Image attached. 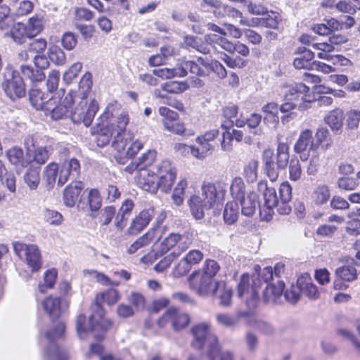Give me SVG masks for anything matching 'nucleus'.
<instances>
[{
    "instance_id": "obj_1",
    "label": "nucleus",
    "mask_w": 360,
    "mask_h": 360,
    "mask_svg": "<svg viewBox=\"0 0 360 360\" xmlns=\"http://www.w3.org/2000/svg\"><path fill=\"white\" fill-rule=\"evenodd\" d=\"M129 115L122 109L117 101H111L99 118L98 145L104 146L113 138L112 147L118 152H125L129 158L134 157L142 148L143 143L134 140L133 135L127 132Z\"/></svg>"
},
{
    "instance_id": "obj_2",
    "label": "nucleus",
    "mask_w": 360,
    "mask_h": 360,
    "mask_svg": "<svg viewBox=\"0 0 360 360\" xmlns=\"http://www.w3.org/2000/svg\"><path fill=\"white\" fill-rule=\"evenodd\" d=\"M258 269L259 271L253 281L254 286L250 285V279L248 274H243L241 276L238 285V297L250 309H255L258 303L257 285H262V283H267L269 281L276 282L278 279L281 280V275L284 273L285 266L282 263H277L274 269L266 266L261 269L259 266H255V270Z\"/></svg>"
},
{
    "instance_id": "obj_3",
    "label": "nucleus",
    "mask_w": 360,
    "mask_h": 360,
    "mask_svg": "<svg viewBox=\"0 0 360 360\" xmlns=\"http://www.w3.org/2000/svg\"><path fill=\"white\" fill-rule=\"evenodd\" d=\"M259 191L263 192L264 203L259 207L261 219L264 221L271 219L274 209L280 214H288L292 208L290 202L292 199V188L288 181L283 182L279 188V198L276 190L269 187L266 181H260L257 184Z\"/></svg>"
},
{
    "instance_id": "obj_4",
    "label": "nucleus",
    "mask_w": 360,
    "mask_h": 360,
    "mask_svg": "<svg viewBox=\"0 0 360 360\" xmlns=\"http://www.w3.org/2000/svg\"><path fill=\"white\" fill-rule=\"evenodd\" d=\"M202 196L193 195L188 200L192 215L196 219H202L205 211L220 205L225 199L226 184L221 181L204 182L201 187Z\"/></svg>"
},
{
    "instance_id": "obj_5",
    "label": "nucleus",
    "mask_w": 360,
    "mask_h": 360,
    "mask_svg": "<svg viewBox=\"0 0 360 360\" xmlns=\"http://www.w3.org/2000/svg\"><path fill=\"white\" fill-rule=\"evenodd\" d=\"M93 314L86 320L84 314H79L76 319V330L81 340H86L90 335L95 339L104 338L105 333L111 327L110 320L104 317V310L99 305L93 307Z\"/></svg>"
},
{
    "instance_id": "obj_6",
    "label": "nucleus",
    "mask_w": 360,
    "mask_h": 360,
    "mask_svg": "<svg viewBox=\"0 0 360 360\" xmlns=\"http://www.w3.org/2000/svg\"><path fill=\"white\" fill-rule=\"evenodd\" d=\"M315 101V93L303 83H296L288 86L284 95V103L279 110L281 112H288L295 108L300 111L311 106Z\"/></svg>"
},
{
    "instance_id": "obj_7",
    "label": "nucleus",
    "mask_w": 360,
    "mask_h": 360,
    "mask_svg": "<svg viewBox=\"0 0 360 360\" xmlns=\"http://www.w3.org/2000/svg\"><path fill=\"white\" fill-rule=\"evenodd\" d=\"M80 85L79 92H77V98L75 103L77 105L71 107L70 117L72 121L76 124L83 123L86 127H89L98 110V104L95 99L91 100L89 103H87V91H89L91 87L87 84L85 89Z\"/></svg>"
},
{
    "instance_id": "obj_8",
    "label": "nucleus",
    "mask_w": 360,
    "mask_h": 360,
    "mask_svg": "<svg viewBox=\"0 0 360 360\" xmlns=\"http://www.w3.org/2000/svg\"><path fill=\"white\" fill-rule=\"evenodd\" d=\"M262 161L264 171L270 181H276L280 169H284L289 162L288 146L284 143H279L276 155L272 149H265L262 153Z\"/></svg>"
},
{
    "instance_id": "obj_9",
    "label": "nucleus",
    "mask_w": 360,
    "mask_h": 360,
    "mask_svg": "<svg viewBox=\"0 0 360 360\" xmlns=\"http://www.w3.org/2000/svg\"><path fill=\"white\" fill-rule=\"evenodd\" d=\"M65 328V323L57 321L39 338V344L44 347V355L47 360H66L67 354L65 351L60 349L56 341L64 334Z\"/></svg>"
},
{
    "instance_id": "obj_10",
    "label": "nucleus",
    "mask_w": 360,
    "mask_h": 360,
    "mask_svg": "<svg viewBox=\"0 0 360 360\" xmlns=\"http://www.w3.org/2000/svg\"><path fill=\"white\" fill-rule=\"evenodd\" d=\"M80 170V164L75 158L64 162L61 165L55 162L49 163L44 168V176L47 184L53 187L56 181L62 186L65 184L70 176L75 177Z\"/></svg>"
},
{
    "instance_id": "obj_11",
    "label": "nucleus",
    "mask_w": 360,
    "mask_h": 360,
    "mask_svg": "<svg viewBox=\"0 0 360 360\" xmlns=\"http://www.w3.org/2000/svg\"><path fill=\"white\" fill-rule=\"evenodd\" d=\"M191 333L192 346L197 349H205L206 357L214 360L219 353V342L210 325L205 322L199 323L192 328Z\"/></svg>"
},
{
    "instance_id": "obj_12",
    "label": "nucleus",
    "mask_w": 360,
    "mask_h": 360,
    "mask_svg": "<svg viewBox=\"0 0 360 360\" xmlns=\"http://www.w3.org/2000/svg\"><path fill=\"white\" fill-rule=\"evenodd\" d=\"M77 98V91H70L63 97H52L49 99L46 111L50 112L52 119L55 120H61L70 117L71 107L75 103Z\"/></svg>"
},
{
    "instance_id": "obj_13",
    "label": "nucleus",
    "mask_w": 360,
    "mask_h": 360,
    "mask_svg": "<svg viewBox=\"0 0 360 360\" xmlns=\"http://www.w3.org/2000/svg\"><path fill=\"white\" fill-rule=\"evenodd\" d=\"M200 65L202 64L198 60L197 63L192 60H186L182 62L180 66L174 68H160L155 69L153 74L163 79H168L174 77H184L187 75L188 71L201 76L205 75V72L200 68Z\"/></svg>"
},
{
    "instance_id": "obj_14",
    "label": "nucleus",
    "mask_w": 360,
    "mask_h": 360,
    "mask_svg": "<svg viewBox=\"0 0 360 360\" xmlns=\"http://www.w3.org/2000/svg\"><path fill=\"white\" fill-rule=\"evenodd\" d=\"M312 131L306 129L303 131L298 140L294 146L295 153L300 155V159L302 161L309 160L310 154L314 153V139L312 136ZM307 173L309 175H314L315 173V165L313 162V157L310 159L309 166L307 168Z\"/></svg>"
},
{
    "instance_id": "obj_15",
    "label": "nucleus",
    "mask_w": 360,
    "mask_h": 360,
    "mask_svg": "<svg viewBox=\"0 0 360 360\" xmlns=\"http://www.w3.org/2000/svg\"><path fill=\"white\" fill-rule=\"evenodd\" d=\"M347 40L348 39L346 36L337 34L329 37L328 41L316 42V50L320 51V52L318 53V56L327 61L332 60L333 64L337 62H340L342 65H347L349 60L346 58L342 56H333L330 53L334 50V45L344 44L347 42Z\"/></svg>"
},
{
    "instance_id": "obj_16",
    "label": "nucleus",
    "mask_w": 360,
    "mask_h": 360,
    "mask_svg": "<svg viewBox=\"0 0 360 360\" xmlns=\"http://www.w3.org/2000/svg\"><path fill=\"white\" fill-rule=\"evenodd\" d=\"M159 188L167 193L173 186L177 175V170L169 160H162L153 167Z\"/></svg>"
},
{
    "instance_id": "obj_17",
    "label": "nucleus",
    "mask_w": 360,
    "mask_h": 360,
    "mask_svg": "<svg viewBox=\"0 0 360 360\" xmlns=\"http://www.w3.org/2000/svg\"><path fill=\"white\" fill-rule=\"evenodd\" d=\"M2 86L5 93L11 100L23 97L25 95L23 79L15 71L11 70L6 71Z\"/></svg>"
},
{
    "instance_id": "obj_18",
    "label": "nucleus",
    "mask_w": 360,
    "mask_h": 360,
    "mask_svg": "<svg viewBox=\"0 0 360 360\" xmlns=\"http://www.w3.org/2000/svg\"><path fill=\"white\" fill-rule=\"evenodd\" d=\"M189 322L190 317L186 313L172 307L158 319V324L160 327L164 328L170 323L174 330H180L185 328Z\"/></svg>"
},
{
    "instance_id": "obj_19",
    "label": "nucleus",
    "mask_w": 360,
    "mask_h": 360,
    "mask_svg": "<svg viewBox=\"0 0 360 360\" xmlns=\"http://www.w3.org/2000/svg\"><path fill=\"white\" fill-rule=\"evenodd\" d=\"M203 257L202 253L198 250H192L184 257L174 266L173 275L174 277H180L186 274L193 265L198 264Z\"/></svg>"
},
{
    "instance_id": "obj_20",
    "label": "nucleus",
    "mask_w": 360,
    "mask_h": 360,
    "mask_svg": "<svg viewBox=\"0 0 360 360\" xmlns=\"http://www.w3.org/2000/svg\"><path fill=\"white\" fill-rule=\"evenodd\" d=\"M189 283L191 288L200 296L214 294V282H212V278L202 274L200 276L198 273H193L189 277Z\"/></svg>"
},
{
    "instance_id": "obj_21",
    "label": "nucleus",
    "mask_w": 360,
    "mask_h": 360,
    "mask_svg": "<svg viewBox=\"0 0 360 360\" xmlns=\"http://www.w3.org/2000/svg\"><path fill=\"white\" fill-rule=\"evenodd\" d=\"M135 179L137 184L144 191L155 193L160 188L153 167L150 169H140L139 174L136 175Z\"/></svg>"
},
{
    "instance_id": "obj_22",
    "label": "nucleus",
    "mask_w": 360,
    "mask_h": 360,
    "mask_svg": "<svg viewBox=\"0 0 360 360\" xmlns=\"http://www.w3.org/2000/svg\"><path fill=\"white\" fill-rule=\"evenodd\" d=\"M191 240L185 236L176 233H171L166 237L160 244V255L167 253L170 249L175 245L180 250V252L186 250L191 245Z\"/></svg>"
},
{
    "instance_id": "obj_23",
    "label": "nucleus",
    "mask_w": 360,
    "mask_h": 360,
    "mask_svg": "<svg viewBox=\"0 0 360 360\" xmlns=\"http://www.w3.org/2000/svg\"><path fill=\"white\" fill-rule=\"evenodd\" d=\"M337 278L334 281V288L342 290L347 288V285L343 281L352 282L356 279L357 273L356 268L352 264H347L336 269Z\"/></svg>"
},
{
    "instance_id": "obj_24",
    "label": "nucleus",
    "mask_w": 360,
    "mask_h": 360,
    "mask_svg": "<svg viewBox=\"0 0 360 360\" xmlns=\"http://www.w3.org/2000/svg\"><path fill=\"white\" fill-rule=\"evenodd\" d=\"M6 157L9 162L13 165L17 172L27 167L32 162L30 155L24 154L22 149L18 146L11 148L6 151Z\"/></svg>"
},
{
    "instance_id": "obj_25",
    "label": "nucleus",
    "mask_w": 360,
    "mask_h": 360,
    "mask_svg": "<svg viewBox=\"0 0 360 360\" xmlns=\"http://www.w3.org/2000/svg\"><path fill=\"white\" fill-rule=\"evenodd\" d=\"M296 53L298 56L293 60V65L296 69H313L315 60L314 54L311 50L305 47H299Z\"/></svg>"
},
{
    "instance_id": "obj_26",
    "label": "nucleus",
    "mask_w": 360,
    "mask_h": 360,
    "mask_svg": "<svg viewBox=\"0 0 360 360\" xmlns=\"http://www.w3.org/2000/svg\"><path fill=\"white\" fill-rule=\"evenodd\" d=\"M264 284L266 285L263 292L264 301L266 302H278L283 292L284 282L278 279L276 282L269 281Z\"/></svg>"
},
{
    "instance_id": "obj_27",
    "label": "nucleus",
    "mask_w": 360,
    "mask_h": 360,
    "mask_svg": "<svg viewBox=\"0 0 360 360\" xmlns=\"http://www.w3.org/2000/svg\"><path fill=\"white\" fill-rule=\"evenodd\" d=\"M84 184L82 181H73L63 191V202L68 207H73L79 199Z\"/></svg>"
},
{
    "instance_id": "obj_28",
    "label": "nucleus",
    "mask_w": 360,
    "mask_h": 360,
    "mask_svg": "<svg viewBox=\"0 0 360 360\" xmlns=\"http://www.w3.org/2000/svg\"><path fill=\"white\" fill-rule=\"evenodd\" d=\"M153 215L154 209L153 207L143 210L132 220L129 228V233L137 234L148 224Z\"/></svg>"
},
{
    "instance_id": "obj_29",
    "label": "nucleus",
    "mask_w": 360,
    "mask_h": 360,
    "mask_svg": "<svg viewBox=\"0 0 360 360\" xmlns=\"http://www.w3.org/2000/svg\"><path fill=\"white\" fill-rule=\"evenodd\" d=\"M238 202H240L242 214L246 217H252L257 208L259 207L258 195L253 191L247 193L246 195L237 200Z\"/></svg>"
},
{
    "instance_id": "obj_30",
    "label": "nucleus",
    "mask_w": 360,
    "mask_h": 360,
    "mask_svg": "<svg viewBox=\"0 0 360 360\" xmlns=\"http://www.w3.org/2000/svg\"><path fill=\"white\" fill-rule=\"evenodd\" d=\"M213 292L219 299L221 306L229 307L231 305L233 291L224 281H214Z\"/></svg>"
},
{
    "instance_id": "obj_31",
    "label": "nucleus",
    "mask_w": 360,
    "mask_h": 360,
    "mask_svg": "<svg viewBox=\"0 0 360 360\" xmlns=\"http://www.w3.org/2000/svg\"><path fill=\"white\" fill-rule=\"evenodd\" d=\"M4 36L5 38L11 39L13 42L18 44H24L26 39L29 38L25 25L22 22H15L13 24L9 30L4 32Z\"/></svg>"
},
{
    "instance_id": "obj_32",
    "label": "nucleus",
    "mask_w": 360,
    "mask_h": 360,
    "mask_svg": "<svg viewBox=\"0 0 360 360\" xmlns=\"http://www.w3.org/2000/svg\"><path fill=\"white\" fill-rule=\"evenodd\" d=\"M25 261L32 272L39 271L42 265L41 256L38 247L30 244L25 255Z\"/></svg>"
},
{
    "instance_id": "obj_33",
    "label": "nucleus",
    "mask_w": 360,
    "mask_h": 360,
    "mask_svg": "<svg viewBox=\"0 0 360 360\" xmlns=\"http://www.w3.org/2000/svg\"><path fill=\"white\" fill-rule=\"evenodd\" d=\"M60 304L61 300L53 296L47 297L41 302L43 309L51 318H57L60 316Z\"/></svg>"
},
{
    "instance_id": "obj_34",
    "label": "nucleus",
    "mask_w": 360,
    "mask_h": 360,
    "mask_svg": "<svg viewBox=\"0 0 360 360\" xmlns=\"http://www.w3.org/2000/svg\"><path fill=\"white\" fill-rule=\"evenodd\" d=\"M296 285L302 291V294L306 295L312 300L314 299L315 286L313 285L312 279L309 274L305 273L299 276Z\"/></svg>"
},
{
    "instance_id": "obj_35",
    "label": "nucleus",
    "mask_w": 360,
    "mask_h": 360,
    "mask_svg": "<svg viewBox=\"0 0 360 360\" xmlns=\"http://www.w3.org/2000/svg\"><path fill=\"white\" fill-rule=\"evenodd\" d=\"M29 38H33L39 34L44 27V19L40 15H35L29 18L27 23H25Z\"/></svg>"
},
{
    "instance_id": "obj_36",
    "label": "nucleus",
    "mask_w": 360,
    "mask_h": 360,
    "mask_svg": "<svg viewBox=\"0 0 360 360\" xmlns=\"http://www.w3.org/2000/svg\"><path fill=\"white\" fill-rule=\"evenodd\" d=\"M198 146L193 148V156L198 160H203L214 150L212 143H208L199 136L195 139Z\"/></svg>"
},
{
    "instance_id": "obj_37",
    "label": "nucleus",
    "mask_w": 360,
    "mask_h": 360,
    "mask_svg": "<svg viewBox=\"0 0 360 360\" xmlns=\"http://www.w3.org/2000/svg\"><path fill=\"white\" fill-rule=\"evenodd\" d=\"M344 113L341 109L337 108L330 112L324 117L325 122L330 126L332 130L339 131L343 124Z\"/></svg>"
},
{
    "instance_id": "obj_38",
    "label": "nucleus",
    "mask_w": 360,
    "mask_h": 360,
    "mask_svg": "<svg viewBox=\"0 0 360 360\" xmlns=\"http://www.w3.org/2000/svg\"><path fill=\"white\" fill-rule=\"evenodd\" d=\"M239 214V206L237 201H229L226 204L223 212L224 222L229 225L234 224L238 220Z\"/></svg>"
},
{
    "instance_id": "obj_39",
    "label": "nucleus",
    "mask_w": 360,
    "mask_h": 360,
    "mask_svg": "<svg viewBox=\"0 0 360 360\" xmlns=\"http://www.w3.org/2000/svg\"><path fill=\"white\" fill-rule=\"evenodd\" d=\"M229 193L233 198L232 200L234 201H237L247 195L245 193V184L241 177L236 176L231 180Z\"/></svg>"
},
{
    "instance_id": "obj_40",
    "label": "nucleus",
    "mask_w": 360,
    "mask_h": 360,
    "mask_svg": "<svg viewBox=\"0 0 360 360\" xmlns=\"http://www.w3.org/2000/svg\"><path fill=\"white\" fill-rule=\"evenodd\" d=\"M120 295L117 290L109 288L96 295V304L95 305H99L101 307V303H105L109 306L114 305L120 300Z\"/></svg>"
},
{
    "instance_id": "obj_41",
    "label": "nucleus",
    "mask_w": 360,
    "mask_h": 360,
    "mask_svg": "<svg viewBox=\"0 0 360 360\" xmlns=\"http://www.w3.org/2000/svg\"><path fill=\"white\" fill-rule=\"evenodd\" d=\"M0 186L7 188L10 192L15 191V177L13 174L8 173L2 160H0Z\"/></svg>"
},
{
    "instance_id": "obj_42",
    "label": "nucleus",
    "mask_w": 360,
    "mask_h": 360,
    "mask_svg": "<svg viewBox=\"0 0 360 360\" xmlns=\"http://www.w3.org/2000/svg\"><path fill=\"white\" fill-rule=\"evenodd\" d=\"M259 161L252 159L247 162L243 169V175L248 182H255L258 176Z\"/></svg>"
},
{
    "instance_id": "obj_43",
    "label": "nucleus",
    "mask_w": 360,
    "mask_h": 360,
    "mask_svg": "<svg viewBox=\"0 0 360 360\" xmlns=\"http://www.w3.org/2000/svg\"><path fill=\"white\" fill-rule=\"evenodd\" d=\"M40 171L39 167L31 166L27 169L25 175L24 181L30 189H36L40 181Z\"/></svg>"
},
{
    "instance_id": "obj_44",
    "label": "nucleus",
    "mask_w": 360,
    "mask_h": 360,
    "mask_svg": "<svg viewBox=\"0 0 360 360\" xmlns=\"http://www.w3.org/2000/svg\"><path fill=\"white\" fill-rule=\"evenodd\" d=\"M41 215L44 222L51 226H59L64 221L63 214L57 210L46 208L42 211Z\"/></svg>"
},
{
    "instance_id": "obj_45",
    "label": "nucleus",
    "mask_w": 360,
    "mask_h": 360,
    "mask_svg": "<svg viewBox=\"0 0 360 360\" xmlns=\"http://www.w3.org/2000/svg\"><path fill=\"white\" fill-rule=\"evenodd\" d=\"M58 276L56 269H51L45 271L43 282L39 284V290L44 293L49 289L53 288Z\"/></svg>"
},
{
    "instance_id": "obj_46",
    "label": "nucleus",
    "mask_w": 360,
    "mask_h": 360,
    "mask_svg": "<svg viewBox=\"0 0 360 360\" xmlns=\"http://www.w3.org/2000/svg\"><path fill=\"white\" fill-rule=\"evenodd\" d=\"M11 15V8L8 6L4 4L0 6V30L6 32L11 26L15 24Z\"/></svg>"
},
{
    "instance_id": "obj_47",
    "label": "nucleus",
    "mask_w": 360,
    "mask_h": 360,
    "mask_svg": "<svg viewBox=\"0 0 360 360\" xmlns=\"http://www.w3.org/2000/svg\"><path fill=\"white\" fill-rule=\"evenodd\" d=\"M188 186V181L185 178H181L175 186L172 195V200L176 206L181 205L184 202L185 190Z\"/></svg>"
},
{
    "instance_id": "obj_48",
    "label": "nucleus",
    "mask_w": 360,
    "mask_h": 360,
    "mask_svg": "<svg viewBox=\"0 0 360 360\" xmlns=\"http://www.w3.org/2000/svg\"><path fill=\"white\" fill-rule=\"evenodd\" d=\"M198 61L200 62L202 66L206 68H210L214 72L219 78L223 79L226 77L227 72L225 68L217 60H209L202 58H198Z\"/></svg>"
},
{
    "instance_id": "obj_49",
    "label": "nucleus",
    "mask_w": 360,
    "mask_h": 360,
    "mask_svg": "<svg viewBox=\"0 0 360 360\" xmlns=\"http://www.w3.org/2000/svg\"><path fill=\"white\" fill-rule=\"evenodd\" d=\"M30 100L32 105L37 110H46L49 100L44 98V93L39 89H33L30 92Z\"/></svg>"
},
{
    "instance_id": "obj_50",
    "label": "nucleus",
    "mask_w": 360,
    "mask_h": 360,
    "mask_svg": "<svg viewBox=\"0 0 360 360\" xmlns=\"http://www.w3.org/2000/svg\"><path fill=\"white\" fill-rule=\"evenodd\" d=\"M94 356L99 357V360H122L119 357L112 356L111 354H103V347L100 344H91L90 350L86 354L88 359H91Z\"/></svg>"
},
{
    "instance_id": "obj_51",
    "label": "nucleus",
    "mask_w": 360,
    "mask_h": 360,
    "mask_svg": "<svg viewBox=\"0 0 360 360\" xmlns=\"http://www.w3.org/2000/svg\"><path fill=\"white\" fill-rule=\"evenodd\" d=\"M20 70L23 77L29 79L32 82H40L45 77L43 70L39 69L34 70L29 65H22Z\"/></svg>"
},
{
    "instance_id": "obj_52",
    "label": "nucleus",
    "mask_w": 360,
    "mask_h": 360,
    "mask_svg": "<svg viewBox=\"0 0 360 360\" xmlns=\"http://www.w3.org/2000/svg\"><path fill=\"white\" fill-rule=\"evenodd\" d=\"M226 35H221L215 33L207 34L205 35L204 39L207 44L214 46L215 45L219 46L221 49L225 51L229 46V40L225 37Z\"/></svg>"
},
{
    "instance_id": "obj_53",
    "label": "nucleus",
    "mask_w": 360,
    "mask_h": 360,
    "mask_svg": "<svg viewBox=\"0 0 360 360\" xmlns=\"http://www.w3.org/2000/svg\"><path fill=\"white\" fill-rule=\"evenodd\" d=\"M189 85L186 82L172 81L162 85L163 91L171 94H181L186 91Z\"/></svg>"
},
{
    "instance_id": "obj_54",
    "label": "nucleus",
    "mask_w": 360,
    "mask_h": 360,
    "mask_svg": "<svg viewBox=\"0 0 360 360\" xmlns=\"http://www.w3.org/2000/svg\"><path fill=\"white\" fill-rule=\"evenodd\" d=\"M154 231H148L145 235L139 238L134 243H132L128 249L130 254L135 253L141 248L148 245L154 238Z\"/></svg>"
},
{
    "instance_id": "obj_55",
    "label": "nucleus",
    "mask_w": 360,
    "mask_h": 360,
    "mask_svg": "<svg viewBox=\"0 0 360 360\" xmlns=\"http://www.w3.org/2000/svg\"><path fill=\"white\" fill-rule=\"evenodd\" d=\"M49 58L56 65H63L66 60V56L63 51L56 45H52L49 48Z\"/></svg>"
},
{
    "instance_id": "obj_56",
    "label": "nucleus",
    "mask_w": 360,
    "mask_h": 360,
    "mask_svg": "<svg viewBox=\"0 0 360 360\" xmlns=\"http://www.w3.org/2000/svg\"><path fill=\"white\" fill-rule=\"evenodd\" d=\"M340 22L334 19L330 18L326 20V23H321L316 27V34L319 35H329L333 30H338Z\"/></svg>"
},
{
    "instance_id": "obj_57",
    "label": "nucleus",
    "mask_w": 360,
    "mask_h": 360,
    "mask_svg": "<svg viewBox=\"0 0 360 360\" xmlns=\"http://www.w3.org/2000/svg\"><path fill=\"white\" fill-rule=\"evenodd\" d=\"M84 276L96 281L100 284L108 286L110 283V278L104 274L94 269H86L83 271Z\"/></svg>"
},
{
    "instance_id": "obj_58",
    "label": "nucleus",
    "mask_w": 360,
    "mask_h": 360,
    "mask_svg": "<svg viewBox=\"0 0 360 360\" xmlns=\"http://www.w3.org/2000/svg\"><path fill=\"white\" fill-rule=\"evenodd\" d=\"M180 255V252H176V250L172 251L169 254L167 255L164 258H162L154 267V269L157 272H162L165 269H167L172 262L177 258Z\"/></svg>"
},
{
    "instance_id": "obj_59",
    "label": "nucleus",
    "mask_w": 360,
    "mask_h": 360,
    "mask_svg": "<svg viewBox=\"0 0 360 360\" xmlns=\"http://www.w3.org/2000/svg\"><path fill=\"white\" fill-rule=\"evenodd\" d=\"M128 302L131 304V307L135 310L143 309L146 304L144 296L139 292H131L128 295Z\"/></svg>"
},
{
    "instance_id": "obj_60",
    "label": "nucleus",
    "mask_w": 360,
    "mask_h": 360,
    "mask_svg": "<svg viewBox=\"0 0 360 360\" xmlns=\"http://www.w3.org/2000/svg\"><path fill=\"white\" fill-rule=\"evenodd\" d=\"M337 184L338 188L344 191H353L359 186L357 179L350 176H342L339 178Z\"/></svg>"
},
{
    "instance_id": "obj_61",
    "label": "nucleus",
    "mask_w": 360,
    "mask_h": 360,
    "mask_svg": "<svg viewBox=\"0 0 360 360\" xmlns=\"http://www.w3.org/2000/svg\"><path fill=\"white\" fill-rule=\"evenodd\" d=\"M281 21V16L279 13L271 11L266 16L262 18V25L271 29H277Z\"/></svg>"
},
{
    "instance_id": "obj_62",
    "label": "nucleus",
    "mask_w": 360,
    "mask_h": 360,
    "mask_svg": "<svg viewBox=\"0 0 360 360\" xmlns=\"http://www.w3.org/2000/svg\"><path fill=\"white\" fill-rule=\"evenodd\" d=\"M242 315L243 313H239L236 316L228 314H219L216 319L219 324L226 327H233L237 324L238 318Z\"/></svg>"
},
{
    "instance_id": "obj_63",
    "label": "nucleus",
    "mask_w": 360,
    "mask_h": 360,
    "mask_svg": "<svg viewBox=\"0 0 360 360\" xmlns=\"http://www.w3.org/2000/svg\"><path fill=\"white\" fill-rule=\"evenodd\" d=\"M88 202L91 211H97L101 207V198L96 189H91L88 193Z\"/></svg>"
},
{
    "instance_id": "obj_64",
    "label": "nucleus",
    "mask_w": 360,
    "mask_h": 360,
    "mask_svg": "<svg viewBox=\"0 0 360 360\" xmlns=\"http://www.w3.org/2000/svg\"><path fill=\"white\" fill-rule=\"evenodd\" d=\"M34 8V4L30 0H22L17 5L14 14L18 16H24L30 13Z\"/></svg>"
}]
</instances>
